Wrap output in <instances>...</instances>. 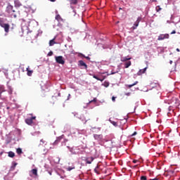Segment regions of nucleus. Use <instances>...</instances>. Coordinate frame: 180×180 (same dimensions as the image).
Wrapping results in <instances>:
<instances>
[{
  "label": "nucleus",
  "instance_id": "2",
  "mask_svg": "<svg viewBox=\"0 0 180 180\" xmlns=\"http://www.w3.org/2000/svg\"><path fill=\"white\" fill-rule=\"evenodd\" d=\"M0 26H1V27H4V32H6V33H9V27H11L9 24H6L3 20H1Z\"/></svg>",
  "mask_w": 180,
  "mask_h": 180
},
{
  "label": "nucleus",
  "instance_id": "46",
  "mask_svg": "<svg viewBox=\"0 0 180 180\" xmlns=\"http://www.w3.org/2000/svg\"><path fill=\"white\" fill-rule=\"evenodd\" d=\"M167 103H168V105H169V104L171 103V102H169V101H167Z\"/></svg>",
  "mask_w": 180,
  "mask_h": 180
},
{
  "label": "nucleus",
  "instance_id": "31",
  "mask_svg": "<svg viewBox=\"0 0 180 180\" xmlns=\"http://www.w3.org/2000/svg\"><path fill=\"white\" fill-rule=\"evenodd\" d=\"M12 92H13V91L12 90V89H9V90H8V94H10V95H12Z\"/></svg>",
  "mask_w": 180,
  "mask_h": 180
},
{
  "label": "nucleus",
  "instance_id": "6",
  "mask_svg": "<svg viewBox=\"0 0 180 180\" xmlns=\"http://www.w3.org/2000/svg\"><path fill=\"white\" fill-rule=\"evenodd\" d=\"M34 119H36V117H32L30 118H27L25 120V123L29 125L32 124L33 120H34Z\"/></svg>",
  "mask_w": 180,
  "mask_h": 180
},
{
  "label": "nucleus",
  "instance_id": "3",
  "mask_svg": "<svg viewBox=\"0 0 180 180\" xmlns=\"http://www.w3.org/2000/svg\"><path fill=\"white\" fill-rule=\"evenodd\" d=\"M55 60L58 64H62V65L65 64V60H64V58L63 56H56Z\"/></svg>",
  "mask_w": 180,
  "mask_h": 180
},
{
  "label": "nucleus",
  "instance_id": "21",
  "mask_svg": "<svg viewBox=\"0 0 180 180\" xmlns=\"http://www.w3.org/2000/svg\"><path fill=\"white\" fill-rule=\"evenodd\" d=\"M8 157H10V158H13V157H15V153L12 151L8 152Z\"/></svg>",
  "mask_w": 180,
  "mask_h": 180
},
{
  "label": "nucleus",
  "instance_id": "29",
  "mask_svg": "<svg viewBox=\"0 0 180 180\" xmlns=\"http://www.w3.org/2000/svg\"><path fill=\"white\" fill-rule=\"evenodd\" d=\"M104 86H105V88H108V86H109V82H104Z\"/></svg>",
  "mask_w": 180,
  "mask_h": 180
},
{
  "label": "nucleus",
  "instance_id": "13",
  "mask_svg": "<svg viewBox=\"0 0 180 180\" xmlns=\"http://www.w3.org/2000/svg\"><path fill=\"white\" fill-rule=\"evenodd\" d=\"M27 72V75H28V77H32V74H33V70H29V67L27 68L26 69Z\"/></svg>",
  "mask_w": 180,
  "mask_h": 180
},
{
  "label": "nucleus",
  "instance_id": "30",
  "mask_svg": "<svg viewBox=\"0 0 180 180\" xmlns=\"http://www.w3.org/2000/svg\"><path fill=\"white\" fill-rule=\"evenodd\" d=\"M51 56H53V51L49 52L48 56H49V57H51Z\"/></svg>",
  "mask_w": 180,
  "mask_h": 180
},
{
  "label": "nucleus",
  "instance_id": "40",
  "mask_svg": "<svg viewBox=\"0 0 180 180\" xmlns=\"http://www.w3.org/2000/svg\"><path fill=\"white\" fill-rule=\"evenodd\" d=\"M137 161H138V160H133L134 164H136V162H137Z\"/></svg>",
  "mask_w": 180,
  "mask_h": 180
},
{
  "label": "nucleus",
  "instance_id": "47",
  "mask_svg": "<svg viewBox=\"0 0 180 180\" xmlns=\"http://www.w3.org/2000/svg\"><path fill=\"white\" fill-rule=\"evenodd\" d=\"M50 175H51V173H49Z\"/></svg>",
  "mask_w": 180,
  "mask_h": 180
},
{
  "label": "nucleus",
  "instance_id": "26",
  "mask_svg": "<svg viewBox=\"0 0 180 180\" xmlns=\"http://www.w3.org/2000/svg\"><path fill=\"white\" fill-rule=\"evenodd\" d=\"M15 6H22V4H20V2L19 1H15Z\"/></svg>",
  "mask_w": 180,
  "mask_h": 180
},
{
  "label": "nucleus",
  "instance_id": "11",
  "mask_svg": "<svg viewBox=\"0 0 180 180\" xmlns=\"http://www.w3.org/2000/svg\"><path fill=\"white\" fill-rule=\"evenodd\" d=\"M94 160H95V158L94 157L87 158L86 159V164H92V161H94Z\"/></svg>",
  "mask_w": 180,
  "mask_h": 180
},
{
  "label": "nucleus",
  "instance_id": "36",
  "mask_svg": "<svg viewBox=\"0 0 180 180\" xmlns=\"http://www.w3.org/2000/svg\"><path fill=\"white\" fill-rule=\"evenodd\" d=\"M136 134H137V132L135 131L131 135V136L133 137V136H136Z\"/></svg>",
  "mask_w": 180,
  "mask_h": 180
},
{
  "label": "nucleus",
  "instance_id": "41",
  "mask_svg": "<svg viewBox=\"0 0 180 180\" xmlns=\"http://www.w3.org/2000/svg\"><path fill=\"white\" fill-rule=\"evenodd\" d=\"M149 180H158V178H155V179H150Z\"/></svg>",
  "mask_w": 180,
  "mask_h": 180
},
{
  "label": "nucleus",
  "instance_id": "33",
  "mask_svg": "<svg viewBox=\"0 0 180 180\" xmlns=\"http://www.w3.org/2000/svg\"><path fill=\"white\" fill-rule=\"evenodd\" d=\"M92 102H96V98H94V100L89 101V103H92Z\"/></svg>",
  "mask_w": 180,
  "mask_h": 180
},
{
  "label": "nucleus",
  "instance_id": "19",
  "mask_svg": "<svg viewBox=\"0 0 180 180\" xmlns=\"http://www.w3.org/2000/svg\"><path fill=\"white\" fill-rule=\"evenodd\" d=\"M31 172L33 175H35V176H37V169H32L31 170Z\"/></svg>",
  "mask_w": 180,
  "mask_h": 180
},
{
  "label": "nucleus",
  "instance_id": "45",
  "mask_svg": "<svg viewBox=\"0 0 180 180\" xmlns=\"http://www.w3.org/2000/svg\"><path fill=\"white\" fill-rule=\"evenodd\" d=\"M169 63H170V64H172V60H170V61H169Z\"/></svg>",
  "mask_w": 180,
  "mask_h": 180
},
{
  "label": "nucleus",
  "instance_id": "25",
  "mask_svg": "<svg viewBox=\"0 0 180 180\" xmlns=\"http://www.w3.org/2000/svg\"><path fill=\"white\" fill-rule=\"evenodd\" d=\"M56 44V41H54V39H52L49 41V46H54Z\"/></svg>",
  "mask_w": 180,
  "mask_h": 180
},
{
  "label": "nucleus",
  "instance_id": "37",
  "mask_svg": "<svg viewBox=\"0 0 180 180\" xmlns=\"http://www.w3.org/2000/svg\"><path fill=\"white\" fill-rule=\"evenodd\" d=\"M56 160H58V161L56 162H57V164H58L60 162V158H56Z\"/></svg>",
  "mask_w": 180,
  "mask_h": 180
},
{
  "label": "nucleus",
  "instance_id": "12",
  "mask_svg": "<svg viewBox=\"0 0 180 180\" xmlns=\"http://www.w3.org/2000/svg\"><path fill=\"white\" fill-rule=\"evenodd\" d=\"M124 65V68H129V67H130V65H131V61L128 60V61L125 62Z\"/></svg>",
  "mask_w": 180,
  "mask_h": 180
},
{
  "label": "nucleus",
  "instance_id": "28",
  "mask_svg": "<svg viewBox=\"0 0 180 180\" xmlns=\"http://www.w3.org/2000/svg\"><path fill=\"white\" fill-rule=\"evenodd\" d=\"M141 180H147V176H141Z\"/></svg>",
  "mask_w": 180,
  "mask_h": 180
},
{
  "label": "nucleus",
  "instance_id": "16",
  "mask_svg": "<svg viewBox=\"0 0 180 180\" xmlns=\"http://www.w3.org/2000/svg\"><path fill=\"white\" fill-rule=\"evenodd\" d=\"M109 122L111 123V124H112L115 127H117V122L112 121L110 118L109 119Z\"/></svg>",
  "mask_w": 180,
  "mask_h": 180
},
{
  "label": "nucleus",
  "instance_id": "20",
  "mask_svg": "<svg viewBox=\"0 0 180 180\" xmlns=\"http://www.w3.org/2000/svg\"><path fill=\"white\" fill-rule=\"evenodd\" d=\"M61 141V138H58L53 143V146H57L58 144V142Z\"/></svg>",
  "mask_w": 180,
  "mask_h": 180
},
{
  "label": "nucleus",
  "instance_id": "44",
  "mask_svg": "<svg viewBox=\"0 0 180 180\" xmlns=\"http://www.w3.org/2000/svg\"><path fill=\"white\" fill-rule=\"evenodd\" d=\"M16 165H18V163L14 164V167H16Z\"/></svg>",
  "mask_w": 180,
  "mask_h": 180
},
{
  "label": "nucleus",
  "instance_id": "18",
  "mask_svg": "<svg viewBox=\"0 0 180 180\" xmlns=\"http://www.w3.org/2000/svg\"><path fill=\"white\" fill-rule=\"evenodd\" d=\"M16 153H17V154H18V155H20V154L23 153V151H22V148H18L16 149Z\"/></svg>",
  "mask_w": 180,
  "mask_h": 180
},
{
  "label": "nucleus",
  "instance_id": "15",
  "mask_svg": "<svg viewBox=\"0 0 180 180\" xmlns=\"http://www.w3.org/2000/svg\"><path fill=\"white\" fill-rule=\"evenodd\" d=\"M56 20H58V22H62L63 18H61V15L59 14L56 15Z\"/></svg>",
  "mask_w": 180,
  "mask_h": 180
},
{
  "label": "nucleus",
  "instance_id": "23",
  "mask_svg": "<svg viewBox=\"0 0 180 180\" xmlns=\"http://www.w3.org/2000/svg\"><path fill=\"white\" fill-rule=\"evenodd\" d=\"M70 4L71 5H77L78 4V0H71Z\"/></svg>",
  "mask_w": 180,
  "mask_h": 180
},
{
  "label": "nucleus",
  "instance_id": "39",
  "mask_svg": "<svg viewBox=\"0 0 180 180\" xmlns=\"http://www.w3.org/2000/svg\"><path fill=\"white\" fill-rule=\"evenodd\" d=\"M85 58H86V60H91V58H89V56L85 57Z\"/></svg>",
  "mask_w": 180,
  "mask_h": 180
},
{
  "label": "nucleus",
  "instance_id": "9",
  "mask_svg": "<svg viewBox=\"0 0 180 180\" xmlns=\"http://www.w3.org/2000/svg\"><path fill=\"white\" fill-rule=\"evenodd\" d=\"M79 65L81 67H84L85 69L88 68V65H86V63H85V62H84V60H79Z\"/></svg>",
  "mask_w": 180,
  "mask_h": 180
},
{
  "label": "nucleus",
  "instance_id": "34",
  "mask_svg": "<svg viewBox=\"0 0 180 180\" xmlns=\"http://www.w3.org/2000/svg\"><path fill=\"white\" fill-rule=\"evenodd\" d=\"M112 102H115V101H116V97L112 96Z\"/></svg>",
  "mask_w": 180,
  "mask_h": 180
},
{
  "label": "nucleus",
  "instance_id": "48",
  "mask_svg": "<svg viewBox=\"0 0 180 180\" xmlns=\"http://www.w3.org/2000/svg\"><path fill=\"white\" fill-rule=\"evenodd\" d=\"M0 119H1V116H0Z\"/></svg>",
  "mask_w": 180,
  "mask_h": 180
},
{
  "label": "nucleus",
  "instance_id": "35",
  "mask_svg": "<svg viewBox=\"0 0 180 180\" xmlns=\"http://www.w3.org/2000/svg\"><path fill=\"white\" fill-rule=\"evenodd\" d=\"M175 33H176V31L173 30V31L170 33V34H175Z\"/></svg>",
  "mask_w": 180,
  "mask_h": 180
},
{
  "label": "nucleus",
  "instance_id": "5",
  "mask_svg": "<svg viewBox=\"0 0 180 180\" xmlns=\"http://www.w3.org/2000/svg\"><path fill=\"white\" fill-rule=\"evenodd\" d=\"M141 21V18H138L136 21L134 22V26L132 27L133 30H135V29H137V27L139 26V24Z\"/></svg>",
  "mask_w": 180,
  "mask_h": 180
},
{
  "label": "nucleus",
  "instance_id": "17",
  "mask_svg": "<svg viewBox=\"0 0 180 180\" xmlns=\"http://www.w3.org/2000/svg\"><path fill=\"white\" fill-rule=\"evenodd\" d=\"M93 78H94L95 79H97V81H101V82H103V79H101V78L98 77V76H96L95 75H93Z\"/></svg>",
  "mask_w": 180,
  "mask_h": 180
},
{
  "label": "nucleus",
  "instance_id": "10",
  "mask_svg": "<svg viewBox=\"0 0 180 180\" xmlns=\"http://www.w3.org/2000/svg\"><path fill=\"white\" fill-rule=\"evenodd\" d=\"M129 60H131V58H130V57H129V56L121 58V61H122V63H126V62H127V61H129Z\"/></svg>",
  "mask_w": 180,
  "mask_h": 180
},
{
  "label": "nucleus",
  "instance_id": "27",
  "mask_svg": "<svg viewBox=\"0 0 180 180\" xmlns=\"http://www.w3.org/2000/svg\"><path fill=\"white\" fill-rule=\"evenodd\" d=\"M161 9H162V8H161V7L160 6H156V11L157 12H160V11H161Z\"/></svg>",
  "mask_w": 180,
  "mask_h": 180
},
{
  "label": "nucleus",
  "instance_id": "42",
  "mask_svg": "<svg viewBox=\"0 0 180 180\" xmlns=\"http://www.w3.org/2000/svg\"><path fill=\"white\" fill-rule=\"evenodd\" d=\"M51 2H56V0H49Z\"/></svg>",
  "mask_w": 180,
  "mask_h": 180
},
{
  "label": "nucleus",
  "instance_id": "38",
  "mask_svg": "<svg viewBox=\"0 0 180 180\" xmlns=\"http://www.w3.org/2000/svg\"><path fill=\"white\" fill-rule=\"evenodd\" d=\"M150 94H151L152 95H154V94H155V91H152L150 92Z\"/></svg>",
  "mask_w": 180,
  "mask_h": 180
},
{
  "label": "nucleus",
  "instance_id": "32",
  "mask_svg": "<svg viewBox=\"0 0 180 180\" xmlns=\"http://www.w3.org/2000/svg\"><path fill=\"white\" fill-rule=\"evenodd\" d=\"M40 143H41L40 144H44L46 141H44V139H41Z\"/></svg>",
  "mask_w": 180,
  "mask_h": 180
},
{
  "label": "nucleus",
  "instance_id": "22",
  "mask_svg": "<svg viewBox=\"0 0 180 180\" xmlns=\"http://www.w3.org/2000/svg\"><path fill=\"white\" fill-rule=\"evenodd\" d=\"M72 169H75V166L72 165V167H68L66 168V171H72Z\"/></svg>",
  "mask_w": 180,
  "mask_h": 180
},
{
  "label": "nucleus",
  "instance_id": "24",
  "mask_svg": "<svg viewBox=\"0 0 180 180\" xmlns=\"http://www.w3.org/2000/svg\"><path fill=\"white\" fill-rule=\"evenodd\" d=\"M139 84V82L138 81H136V82H135L134 84H129L128 85V88H131L132 86H134V85H137Z\"/></svg>",
  "mask_w": 180,
  "mask_h": 180
},
{
  "label": "nucleus",
  "instance_id": "43",
  "mask_svg": "<svg viewBox=\"0 0 180 180\" xmlns=\"http://www.w3.org/2000/svg\"><path fill=\"white\" fill-rule=\"evenodd\" d=\"M176 50V51H178V52L180 51L179 49H178V48H177Z\"/></svg>",
  "mask_w": 180,
  "mask_h": 180
},
{
  "label": "nucleus",
  "instance_id": "4",
  "mask_svg": "<svg viewBox=\"0 0 180 180\" xmlns=\"http://www.w3.org/2000/svg\"><path fill=\"white\" fill-rule=\"evenodd\" d=\"M165 39H169V34H160L158 36V40L159 41H161V40H165Z\"/></svg>",
  "mask_w": 180,
  "mask_h": 180
},
{
  "label": "nucleus",
  "instance_id": "7",
  "mask_svg": "<svg viewBox=\"0 0 180 180\" xmlns=\"http://www.w3.org/2000/svg\"><path fill=\"white\" fill-rule=\"evenodd\" d=\"M94 137L95 140H98V141H101V140L103 139V136L102 134H94Z\"/></svg>",
  "mask_w": 180,
  "mask_h": 180
},
{
  "label": "nucleus",
  "instance_id": "1",
  "mask_svg": "<svg viewBox=\"0 0 180 180\" xmlns=\"http://www.w3.org/2000/svg\"><path fill=\"white\" fill-rule=\"evenodd\" d=\"M6 13H9L11 15V16L13 18L17 17L16 13H15V10L13 9V6L8 5L6 7Z\"/></svg>",
  "mask_w": 180,
  "mask_h": 180
},
{
  "label": "nucleus",
  "instance_id": "8",
  "mask_svg": "<svg viewBox=\"0 0 180 180\" xmlns=\"http://www.w3.org/2000/svg\"><path fill=\"white\" fill-rule=\"evenodd\" d=\"M146 71H147V68H144L143 69L139 70V71L137 72V75H143V74H146Z\"/></svg>",
  "mask_w": 180,
  "mask_h": 180
},
{
  "label": "nucleus",
  "instance_id": "14",
  "mask_svg": "<svg viewBox=\"0 0 180 180\" xmlns=\"http://www.w3.org/2000/svg\"><path fill=\"white\" fill-rule=\"evenodd\" d=\"M6 91V90H5V86H0V96H2V93Z\"/></svg>",
  "mask_w": 180,
  "mask_h": 180
}]
</instances>
